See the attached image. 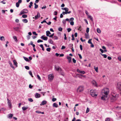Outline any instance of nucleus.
Listing matches in <instances>:
<instances>
[{
    "label": "nucleus",
    "mask_w": 121,
    "mask_h": 121,
    "mask_svg": "<svg viewBox=\"0 0 121 121\" xmlns=\"http://www.w3.org/2000/svg\"><path fill=\"white\" fill-rule=\"evenodd\" d=\"M109 90L107 88H104L102 91V94L108 95L109 93Z\"/></svg>",
    "instance_id": "nucleus-2"
},
{
    "label": "nucleus",
    "mask_w": 121,
    "mask_h": 121,
    "mask_svg": "<svg viewBox=\"0 0 121 121\" xmlns=\"http://www.w3.org/2000/svg\"><path fill=\"white\" fill-rule=\"evenodd\" d=\"M62 22L64 24H65L66 23V21L64 19L63 20Z\"/></svg>",
    "instance_id": "nucleus-64"
},
{
    "label": "nucleus",
    "mask_w": 121,
    "mask_h": 121,
    "mask_svg": "<svg viewBox=\"0 0 121 121\" xmlns=\"http://www.w3.org/2000/svg\"><path fill=\"white\" fill-rule=\"evenodd\" d=\"M51 48H47L46 49V50L47 51L50 52V51Z\"/></svg>",
    "instance_id": "nucleus-51"
},
{
    "label": "nucleus",
    "mask_w": 121,
    "mask_h": 121,
    "mask_svg": "<svg viewBox=\"0 0 121 121\" xmlns=\"http://www.w3.org/2000/svg\"><path fill=\"white\" fill-rule=\"evenodd\" d=\"M40 17V15L39 13L38 12L37 13V14L34 17H33V19H34L35 20H36L39 18Z\"/></svg>",
    "instance_id": "nucleus-8"
},
{
    "label": "nucleus",
    "mask_w": 121,
    "mask_h": 121,
    "mask_svg": "<svg viewBox=\"0 0 121 121\" xmlns=\"http://www.w3.org/2000/svg\"><path fill=\"white\" fill-rule=\"evenodd\" d=\"M74 22L73 21H71L70 22V24L71 25H74Z\"/></svg>",
    "instance_id": "nucleus-61"
},
{
    "label": "nucleus",
    "mask_w": 121,
    "mask_h": 121,
    "mask_svg": "<svg viewBox=\"0 0 121 121\" xmlns=\"http://www.w3.org/2000/svg\"><path fill=\"white\" fill-rule=\"evenodd\" d=\"M23 10L24 11L25 13H27L28 12V10L26 9H24Z\"/></svg>",
    "instance_id": "nucleus-39"
},
{
    "label": "nucleus",
    "mask_w": 121,
    "mask_h": 121,
    "mask_svg": "<svg viewBox=\"0 0 121 121\" xmlns=\"http://www.w3.org/2000/svg\"><path fill=\"white\" fill-rule=\"evenodd\" d=\"M34 5H35V9H36L38 7V5L36 4V3H35L34 4Z\"/></svg>",
    "instance_id": "nucleus-41"
},
{
    "label": "nucleus",
    "mask_w": 121,
    "mask_h": 121,
    "mask_svg": "<svg viewBox=\"0 0 121 121\" xmlns=\"http://www.w3.org/2000/svg\"><path fill=\"white\" fill-rule=\"evenodd\" d=\"M24 60L26 61L29 62V59L27 58V57H23Z\"/></svg>",
    "instance_id": "nucleus-32"
},
{
    "label": "nucleus",
    "mask_w": 121,
    "mask_h": 121,
    "mask_svg": "<svg viewBox=\"0 0 121 121\" xmlns=\"http://www.w3.org/2000/svg\"><path fill=\"white\" fill-rule=\"evenodd\" d=\"M24 11H23V10H22L20 12V13L21 14H23L25 13V12H24Z\"/></svg>",
    "instance_id": "nucleus-53"
},
{
    "label": "nucleus",
    "mask_w": 121,
    "mask_h": 121,
    "mask_svg": "<svg viewBox=\"0 0 121 121\" xmlns=\"http://www.w3.org/2000/svg\"><path fill=\"white\" fill-rule=\"evenodd\" d=\"M13 62L14 65H15L16 67H17V62L16 61V60H13Z\"/></svg>",
    "instance_id": "nucleus-21"
},
{
    "label": "nucleus",
    "mask_w": 121,
    "mask_h": 121,
    "mask_svg": "<svg viewBox=\"0 0 121 121\" xmlns=\"http://www.w3.org/2000/svg\"><path fill=\"white\" fill-rule=\"evenodd\" d=\"M91 20V21H92L93 20V18L91 15H88L87 16Z\"/></svg>",
    "instance_id": "nucleus-22"
},
{
    "label": "nucleus",
    "mask_w": 121,
    "mask_h": 121,
    "mask_svg": "<svg viewBox=\"0 0 121 121\" xmlns=\"http://www.w3.org/2000/svg\"><path fill=\"white\" fill-rule=\"evenodd\" d=\"M22 22L24 23H27L28 22V20L26 19H22Z\"/></svg>",
    "instance_id": "nucleus-29"
},
{
    "label": "nucleus",
    "mask_w": 121,
    "mask_h": 121,
    "mask_svg": "<svg viewBox=\"0 0 121 121\" xmlns=\"http://www.w3.org/2000/svg\"><path fill=\"white\" fill-rule=\"evenodd\" d=\"M85 38L88 39L89 38V35L88 33H85Z\"/></svg>",
    "instance_id": "nucleus-17"
},
{
    "label": "nucleus",
    "mask_w": 121,
    "mask_h": 121,
    "mask_svg": "<svg viewBox=\"0 0 121 121\" xmlns=\"http://www.w3.org/2000/svg\"><path fill=\"white\" fill-rule=\"evenodd\" d=\"M80 73L83 74H84L85 73V72L83 71H81L80 72Z\"/></svg>",
    "instance_id": "nucleus-55"
},
{
    "label": "nucleus",
    "mask_w": 121,
    "mask_h": 121,
    "mask_svg": "<svg viewBox=\"0 0 121 121\" xmlns=\"http://www.w3.org/2000/svg\"><path fill=\"white\" fill-rule=\"evenodd\" d=\"M62 13V14L64 15L65 14H67V11L63 12Z\"/></svg>",
    "instance_id": "nucleus-62"
},
{
    "label": "nucleus",
    "mask_w": 121,
    "mask_h": 121,
    "mask_svg": "<svg viewBox=\"0 0 121 121\" xmlns=\"http://www.w3.org/2000/svg\"><path fill=\"white\" fill-rule=\"evenodd\" d=\"M13 39H14V40L16 42L17 41V37L15 36H13Z\"/></svg>",
    "instance_id": "nucleus-26"
},
{
    "label": "nucleus",
    "mask_w": 121,
    "mask_h": 121,
    "mask_svg": "<svg viewBox=\"0 0 121 121\" xmlns=\"http://www.w3.org/2000/svg\"><path fill=\"white\" fill-rule=\"evenodd\" d=\"M28 101L30 102H32L33 101V100L31 98H29L28 99Z\"/></svg>",
    "instance_id": "nucleus-40"
},
{
    "label": "nucleus",
    "mask_w": 121,
    "mask_h": 121,
    "mask_svg": "<svg viewBox=\"0 0 121 121\" xmlns=\"http://www.w3.org/2000/svg\"><path fill=\"white\" fill-rule=\"evenodd\" d=\"M116 115L118 117L120 118L121 116V112H118L116 114Z\"/></svg>",
    "instance_id": "nucleus-13"
},
{
    "label": "nucleus",
    "mask_w": 121,
    "mask_h": 121,
    "mask_svg": "<svg viewBox=\"0 0 121 121\" xmlns=\"http://www.w3.org/2000/svg\"><path fill=\"white\" fill-rule=\"evenodd\" d=\"M72 40H73L74 39V35L73 34H72Z\"/></svg>",
    "instance_id": "nucleus-52"
},
{
    "label": "nucleus",
    "mask_w": 121,
    "mask_h": 121,
    "mask_svg": "<svg viewBox=\"0 0 121 121\" xmlns=\"http://www.w3.org/2000/svg\"><path fill=\"white\" fill-rule=\"evenodd\" d=\"M33 2H31L30 3V5L29 6V8H31V6L32 5Z\"/></svg>",
    "instance_id": "nucleus-37"
},
{
    "label": "nucleus",
    "mask_w": 121,
    "mask_h": 121,
    "mask_svg": "<svg viewBox=\"0 0 121 121\" xmlns=\"http://www.w3.org/2000/svg\"><path fill=\"white\" fill-rule=\"evenodd\" d=\"M41 95L39 94L36 93L35 94V97L36 98H38L40 97Z\"/></svg>",
    "instance_id": "nucleus-9"
},
{
    "label": "nucleus",
    "mask_w": 121,
    "mask_h": 121,
    "mask_svg": "<svg viewBox=\"0 0 121 121\" xmlns=\"http://www.w3.org/2000/svg\"><path fill=\"white\" fill-rule=\"evenodd\" d=\"M55 68L56 70L58 71L60 69V67L58 66L55 65Z\"/></svg>",
    "instance_id": "nucleus-15"
},
{
    "label": "nucleus",
    "mask_w": 121,
    "mask_h": 121,
    "mask_svg": "<svg viewBox=\"0 0 121 121\" xmlns=\"http://www.w3.org/2000/svg\"><path fill=\"white\" fill-rule=\"evenodd\" d=\"M67 59L68 60V61L69 62V63H70L71 62V60H72V58L70 56H68L67 57Z\"/></svg>",
    "instance_id": "nucleus-16"
},
{
    "label": "nucleus",
    "mask_w": 121,
    "mask_h": 121,
    "mask_svg": "<svg viewBox=\"0 0 121 121\" xmlns=\"http://www.w3.org/2000/svg\"><path fill=\"white\" fill-rule=\"evenodd\" d=\"M94 69H95V70L97 72H98V67H94Z\"/></svg>",
    "instance_id": "nucleus-36"
},
{
    "label": "nucleus",
    "mask_w": 121,
    "mask_h": 121,
    "mask_svg": "<svg viewBox=\"0 0 121 121\" xmlns=\"http://www.w3.org/2000/svg\"><path fill=\"white\" fill-rule=\"evenodd\" d=\"M9 64L10 65V66H11V68H13V69H15V68L13 66L11 62H10L9 63Z\"/></svg>",
    "instance_id": "nucleus-30"
},
{
    "label": "nucleus",
    "mask_w": 121,
    "mask_h": 121,
    "mask_svg": "<svg viewBox=\"0 0 121 121\" xmlns=\"http://www.w3.org/2000/svg\"><path fill=\"white\" fill-rule=\"evenodd\" d=\"M22 17L23 18H26L27 17V15L26 14H23L22 16Z\"/></svg>",
    "instance_id": "nucleus-38"
},
{
    "label": "nucleus",
    "mask_w": 121,
    "mask_h": 121,
    "mask_svg": "<svg viewBox=\"0 0 121 121\" xmlns=\"http://www.w3.org/2000/svg\"><path fill=\"white\" fill-rule=\"evenodd\" d=\"M92 83V84L94 85V86H97V84L96 82H95V81H93Z\"/></svg>",
    "instance_id": "nucleus-12"
},
{
    "label": "nucleus",
    "mask_w": 121,
    "mask_h": 121,
    "mask_svg": "<svg viewBox=\"0 0 121 121\" xmlns=\"http://www.w3.org/2000/svg\"><path fill=\"white\" fill-rule=\"evenodd\" d=\"M47 103V101L45 100H43L42 101V103L40 104V105H43Z\"/></svg>",
    "instance_id": "nucleus-14"
},
{
    "label": "nucleus",
    "mask_w": 121,
    "mask_h": 121,
    "mask_svg": "<svg viewBox=\"0 0 121 121\" xmlns=\"http://www.w3.org/2000/svg\"><path fill=\"white\" fill-rule=\"evenodd\" d=\"M97 32L99 33H101V31L100 29L98 28L97 29Z\"/></svg>",
    "instance_id": "nucleus-35"
},
{
    "label": "nucleus",
    "mask_w": 121,
    "mask_h": 121,
    "mask_svg": "<svg viewBox=\"0 0 121 121\" xmlns=\"http://www.w3.org/2000/svg\"><path fill=\"white\" fill-rule=\"evenodd\" d=\"M0 40L1 41H2L3 40H5L3 36H2L0 37Z\"/></svg>",
    "instance_id": "nucleus-34"
},
{
    "label": "nucleus",
    "mask_w": 121,
    "mask_h": 121,
    "mask_svg": "<svg viewBox=\"0 0 121 121\" xmlns=\"http://www.w3.org/2000/svg\"><path fill=\"white\" fill-rule=\"evenodd\" d=\"M107 96L106 95H104V94H102L101 96V99L102 100L105 101L106 100V99L107 97Z\"/></svg>",
    "instance_id": "nucleus-5"
},
{
    "label": "nucleus",
    "mask_w": 121,
    "mask_h": 121,
    "mask_svg": "<svg viewBox=\"0 0 121 121\" xmlns=\"http://www.w3.org/2000/svg\"><path fill=\"white\" fill-rule=\"evenodd\" d=\"M20 4L18 3L17 2L16 3V6L17 7H18L19 6Z\"/></svg>",
    "instance_id": "nucleus-42"
},
{
    "label": "nucleus",
    "mask_w": 121,
    "mask_h": 121,
    "mask_svg": "<svg viewBox=\"0 0 121 121\" xmlns=\"http://www.w3.org/2000/svg\"><path fill=\"white\" fill-rule=\"evenodd\" d=\"M28 107H23L22 108V109L23 111H25L28 108Z\"/></svg>",
    "instance_id": "nucleus-24"
},
{
    "label": "nucleus",
    "mask_w": 121,
    "mask_h": 121,
    "mask_svg": "<svg viewBox=\"0 0 121 121\" xmlns=\"http://www.w3.org/2000/svg\"><path fill=\"white\" fill-rule=\"evenodd\" d=\"M89 108H87L86 111V113H88L89 112Z\"/></svg>",
    "instance_id": "nucleus-63"
},
{
    "label": "nucleus",
    "mask_w": 121,
    "mask_h": 121,
    "mask_svg": "<svg viewBox=\"0 0 121 121\" xmlns=\"http://www.w3.org/2000/svg\"><path fill=\"white\" fill-rule=\"evenodd\" d=\"M37 78L39 79V80H40L41 79L40 77V76H39V75H37Z\"/></svg>",
    "instance_id": "nucleus-58"
},
{
    "label": "nucleus",
    "mask_w": 121,
    "mask_h": 121,
    "mask_svg": "<svg viewBox=\"0 0 121 121\" xmlns=\"http://www.w3.org/2000/svg\"><path fill=\"white\" fill-rule=\"evenodd\" d=\"M84 89V87L82 86H80L77 89L78 92H81L83 91Z\"/></svg>",
    "instance_id": "nucleus-4"
},
{
    "label": "nucleus",
    "mask_w": 121,
    "mask_h": 121,
    "mask_svg": "<svg viewBox=\"0 0 121 121\" xmlns=\"http://www.w3.org/2000/svg\"><path fill=\"white\" fill-rule=\"evenodd\" d=\"M56 100V98H53L52 99V101L53 102H54Z\"/></svg>",
    "instance_id": "nucleus-60"
},
{
    "label": "nucleus",
    "mask_w": 121,
    "mask_h": 121,
    "mask_svg": "<svg viewBox=\"0 0 121 121\" xmlns=\"http://www.w3.org/2000/svg\"><path fill=\"white\" fill-rule=\"evenodd\" d=\"M62 9L65 10V11H68L69 10V9L67 8H62Z\"/></svg>",
    "instance_id": "nucleus-23"
},
{
    "label": "nucleus",
    "mask_w": 121,
    "mask_h": 121,
    "mask_svg": "<svg viewBox=\"0 0 121 121\" xmlns=\"http://www.w3.org/2000/svg\"><path fill=\"white\" fill-rule=\"evenodd\" d=\"M52 38L54 39V40H57L58 39V37L56 36H54Z\"/></svg>",
    "instance_id": "nucleus-33"
},
{
    "label": "nucleus",
    "mask_w": 121,
    "mask_h": 121,
    "mask_svg": "<svg viewBox=\"0 0 121 121\" xmlns=\"http://www.w3.org/2000/svg\"><path fill=\"white\" fill-rule=\"evenodd\" d=\"M58 104L56 103H54L53 104V107L57 108L58 107Z\"/></svg>",
    "instance_id": "nucleus-19"
},
{
    "label": "nucleus",
    "mask_w": 121,
    "mask_h": 121,
    "mask_svg": "<svg viewBox=\"0 0 121 121\" xmlns=\"http://www.w3.org/2000/svg\"><path fill=\"white\" fill-rule=\"evenodd\" d=\"M54 33H53L51 35H50L49 36V37L50 38H52L53 37V36L54 35Z\"/></svg>",
    "instance_id": "nucleus-59"
},
{
    "label": "nucleus",
    "mask_w": 121,
    "mask_h": 121,
    "mask_svg": "<svg viewBox=\"0 0 121 121\" xmlns=\"http://www.w3.org/2000/svg\"><path fill=\"white\" fill-rule=\"evenodd\" d=\"M29 73L30 74L31 76V77H33V76H32V73L31 71H29Z\"/></svg>",
    "instance_id": "nucleus-44"
},
{
    "label": "nucleus",
    "mask_w": 121,
    "mask_h": 121,
    "mask_svg": "<svg viewBox=\"0 0 121 121\" xmlns=\"http://www.w3.org/2000/svg\"><path fill=\"white\" fill-rule=\"evenodd\" d=\"M13 116V114H10L8 115V117L9 118H11Z\"/></svg>",
    "instance_id": "nucleus-27"
},
{
    "label": "nucleus",
    "mask_w": 121,
    "mask_h": 121,
    "mask_svg": "<svg viewBox=\"0 0 121 121\" xmlns=\"http://www.w3.org/2000/svg\"><path fill=\"white\" fill-rule=\"evenodd\" d=\"M73 45L72 44H70L68 46L69 47V48H70L71 47H72H72H73Z\"/></svg>",
    "instance_id": "nucleus-50"
},
{
    "label": "nucleus",
    "mask_w": 121,
    "mask_h": 121,
    "mask_svg": "<svg viewBox=\"0 0 121 121\" xmlns=\"http://www.w3.org/2000/svg\"><path fill=\"white\" fill-rule=\"evenodd\" d=\"M101 55L103 56L104 58H106L107 56L106 54H104L101 53Z\"/></svg>",
    "instance_id": "nucleus-31"
},
{
    "label": "nucleus",
    "mask_w": 121,
    "mask_h": 121,
    "mask_svg": "<svg viewBox=\"0 0 121 121\" xmlns=\"http://www.w3.org/2000/svg\"><path fill=\"white\" fill-rule=\"evenodd\" d=\"M48 41L49 43L51 44H53V41L51 39H48Z\"/></svg>",
    "instance_id": "nucleus-28"
},
{
    "label": "nucleus",
    "mask_w": 121,
    "mask_h": 121,
    "mask_svg": "<svg viewBox=\"0 0 121 121\" xmlns=\"http://www.w3.org/2000/svg\"><path fill=\"white\" fill-rule=\"evenodd\" d=\"M116 86L117 89L120 91L121 90V82H118Z\"/></svg>",
    "instance_id": "nucleus-6"
},
{
    "label": "nucleus",
    "mask_w": 121,
    "mask_h": 121,
    "mask_svg": "<svg viewBox=\"0 0 121 121\" xmlns=\"http://www.w3.org/2000/svg\"><path fill=\"white\" fill-rule=\"evenodd\" d=\"M43 42V41L40 39H39L38 40L37 42L38 43H39L41 42Z\"/></svg>",
    "instance_id": "nucleus-57"
},
{
    "label": "nucleus",
    "mask_w": 121,
    "mask_h": 121,
    "mask_svg": "<svg viewBox=\"0 0 121 121\" xmlns=\"http://www.w3.org/2000/svg\"><path fill=\"white\" fill-rule=\"evenodd\" d=\"M41 38L43 40H47L48 39V38L46 36H44L43 35L41 37Z\"/></svg>",
    "instance_id": "nucleus-11"
},
{
    "label": "nucleus",
    "mask_w": 121,
    "mask_h": 121,
    "mask_svg": "<svg viewBox=\"0 0 121 121\" xmlns=\"http://www.w3.org/2000/svg\"><path fill=\"white\" fill-rule=\"evenodd\" d=\"M7 104L9 107L10 108H12V104L11 101H10L9 102H7Z\"/></svg>",
    "instance_id": "nucleus-10"
},
{
    "label": "nucleus",
    "mask_w": 121,
    "mask_h": 121,
    "mask_svg": "<svg viewBox=\"0 0 121 121\" xmlns=\"http://www.w3.org/2000/svg\"><path fill=\"white\" fill-rule=\"evenodd\" d=\"M118 97V95L115 94H112L110 97L111 102H113L115 101Z\"/></svg>",
    "instance_id": "nucleus-1"
},
{
    "label": "nucleus",
    "mask_w": 121,
    "mask_h": 121,
    "mask_svg": "<svg viewBox=\"0 0 121 121\" xmlns=\"http://www.w3.org/2000/svg\"><path fill=\"white\" fill-rule=\"evenodd\" d=\"M102 80L104 81H105L106 79V78L105 77V75H103V76L102 78Z\"/></svg>",
    "instance_id": "nucleus-25"
},
{
    "label": "nucleus",
    "mask_w": 121,
    "mask_h": 121,
    "mask_svg": "<svg viewBox=\"0 0 121 121\" xmlns=\"http://www.w3.org/2000/svg\"><path fill=\"white\" fill-rule=\"evenodd\" d=\"M69 19V21H73L74 20V18L73 17H71Z\"/></svg>",
    "instance_id": "nucleus-56"
},
{
    "label": "nucleus",
    "mask_w": 121,
    "mask_h": 121,
    "mask_svg": "<svg viewBox=\"0 0 121 121\" xmlns=\"http://www.w3.org/2000/svg\"><path fill=\"white\" fill-rule=\"evenodd\" d=\"M54 76L53 74H50L48 75V78L49 80L50 81H52L53 79Z\"/></svg>",
    "instance_id": "nucleus-7"
},
{
    "label": "nucleus",
    "mask_w": 121,
    "mask_h": 121,
    "mask_svg": "<svg viewBox=\"0 0 121 121\" xmlns=\"http://www.w3.org/2000/svg\"><path fill=\"white\" fill-rule=\"evenodd\" d=\"M89 31V28L88 27H87L86 29V32L87 33H88Z\"/></svg>",
    "instance_id": "nucleus-49"
},
{
    "label": "nucleus",
    "mask_w": 121,
    "mask_h": 121,
    "mask_svg": "<svg viewBox=\"0 0 121 121\" xmlns=\"http://www.w3.org/2000/svg\"><path fill=\"white\" fill-rule=\"evenodd\" d=\"M25 68L27 70H29L30 69L29 67L27 66H25Z\"/></svg>",
    "instance_id": "nucleus-46"
},
{
    "label": "nucleus",
    "mask_w": 121,
    "mask_h": 121,
    "mask_svg": "<svg viewBox=\"0 0 121 121\" xmlns=\"http://www.w3.org/2000/svg\"><path fill=\"white\" fill-rule=\"evenodd\" d=\"M19 27H14L13 28V29H14V30L17 31V32H18L19 31Z\"/></svg>",
    "instance_id": "nucleus-20"
},
{
    "label": "nucleus",
    "mask_w": 121,
    "mask_h": 121,
    "mask_svg": "<svg viewBox=\"0 0 121 121\" xmlns=\"http://www.w3.org/2000/svg\"><path fill=\"white\" fill-rule=\"evenodd\" d=\"M72 60L73 62L75 63H76V60H75V59L74 58H73L72 59Z\"/></svg>",
    "instance_id": "nucleus-54"
},
{
    "label": "nucleus",
    "mask_w": 121,
    "mask_h": 121,
    "mask_svg": "<svg viewBox=\"0 0 121 121\" xmlns=\"http://www.w3.org/2000/svg\"><path fill=\"white\" fill-rule=\"evenodd\" d=\"M58 30L60 31H61L62 30V28L61 27H60L58 28Z\"/></svg>",
    "instance_id": "nucleus-45"
},
{
    "label": "nucleus",
    "mask_w": 121,
    "mask_h": 121,
    "mask_svg": "<svg viewBox=\"0 0 121 121\" xmlns=\"http://www.w3.org/2000/svg\"><path fill=\"white\" fill-rule=\"evenodd\" d=\"M90 92L91 95L93 97H96L97 95V93L96 90H91Z\"/></svg>",
    "instance_id": "nucleus-3"
},
{
    "label": "nucleus",
    "mask_w": 121,
    "mask_h": 121,
    "mask_svg": "<svg viewBox=\"0 0 121 121\" xmlns=\"http://www.w3.org/2000/svg\"><path fill=\"white\" fill-rule=\"evenodd\" d=\"M67 30L68 32H69L72 30L70 28H69L67 29Z\"/></svg>",
    "instance_id": "nucleus-48"
},
{
    "label": "nucleus",
    "mask_w": 121,
    "mask_h": 121,
    "mask_svg": "<svg viewBox=\"0 0 121 121\" xmlns=\"http://www.w3.org/2000/svg\"><path fill=\"white\" fill-rule=\"evenodd\" d=\"M110 119L109 118H107L106 119L105 121H110Z\"/></svg>",
    "instance_id": "nucleus-47"
},
{
    "label": "nucleus",
    "mask_w": 121,
    "mask_h": 121,
    "mask_svg": "<svg viewBox=\"0 0 121 121\" xmlns=\"http://www.w3.org/2000/svg\"><path fill=\"white\" fill-rule=\"evenodd\" d=\"M92 40V39H89L88 42V43H90V44H91L92 43L91 42V40Z\"/></svg>",
    "instance_id": "nucleus-43"
},
{
    "label": "nucleus",
    "mask_w": 121,
    "mask_h": 121,
    "mask_svg": "<svg viewBox=\"0 0 121 121\" xmlns=\"http://www.w3.org/2000/svg\"><path fill=\"white\" fill-rule=\"evenodd\" d=\"M51 34V33L49 31H46V35L47 36H49V35Z\"/></svg>",
    "instance_id": "nucleus-18"
}]
</instances>
